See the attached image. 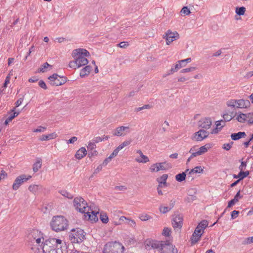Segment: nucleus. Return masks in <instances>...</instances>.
<instances>
[{
	"mask_svg": "<svg viewBox=\"0 0 253 253\" xmlns=\"http://www.w3.org/2000/svg\"><path fill=\"white\" fill-rule=\"evenodd\" d=\"M72 56L74 60L69 62V67L76 69L87 64V57L89 56V53L85 49L77 48L73 50Z\"/></svg>",
	"mask_w": 253,
	"mask_h": 253,
	"instance_id": "obj_1",
	"label": "nucleus"
},
{
	"mask_svg": "<svg viewBox=\"0 0 253 253\" xmlns=\"http://www.w3.org/2000/svg\"><path fill=\"white\" fill-rule=\"evenodd\" d=\"M84 199L82 197H77L74 199V206L76 209L82 213H84V218L87 220H95V211L92 210Z\"/></svg>",
	"mask_w": 253,
	"mask_h": 253,
	"instance_id": "obj_2",
	"label": "nucleus"
},
{
	"mask_svg": "<svg viewBox=\"0 0 253 253\" xmlns=\"http://www.w3.org/2000/svg\"><path fill=\"white\" fill-rule=\"evenodd\" d=\"M149 245L153 249H158L160 253H177V250L169 241L152 240Z\"/></svg>",
	"mask_w": 253,
	"mask_h": 253,
	"instance_id": "obj_3",
	"label": "nucleus"
},
{
	"mask_svg": "<svg viewBox=\"0 0 253 253\" xmlns=\"http://www.w3.org/2000/svg\"><path fill=\"white\" fill-rule=\"evenodd\" d=\"M27 237L29 242L32 244L31 250L35 252V249H37L40 251L39 247L43 243L44 240L42 232L38 230L33 229L29 233Z\"/></svg>",
	"mask_w": 253,
	"mask_h": 253,
	"instance_id": "obj_4",
	"label": "nucleus"
},
{
	"mask_svg": "<svg viewBox=\"0 0 253 253\" xmlns=\"http://www.w3.org/2000/svg\"><path fill=\"white\" fill-rule=\"evenodd\" d=\"M50 225L51 229L56 232L67 230L69 226L67 219L61 215L54 216L51 220Z\"/></svg>",
	"mask_w": 253,
	"mask_h": 253,
	"instance_id": "obj_5",
	"label": "nucleus"
},
{
	"mask_svg": "<svg viewBox=\"0 0 253 253\" xmlns=\"http://www.w3.org/2000/svg\"><path fill=\"white\" fill-rule=\"evenodd\" d=\"M125 248L119 242H109L104 247L103 253H124Z\"/></svg>",
	"mask_w": 253,
	"mask_h": 253,
	"instance_id": "obj_6",
	"label": "nucleus"
},
{
	"mask_svg": "<svg viewBox=\"0 0 253 253\" xmlns=\"http://www.w3.org/2000/svg\"><path fill=\"white\" fill-rule=\"evenodd\" d=\"M60 242V239H57L55 238L48 239L46 240H44L43 243L40 246V251L38 252L35 251V253H40V250L42 251L43 253H54V250H55V246L57 244V242Z\"/></svg>",
	"mask_w": 253,
	"mask_h": 253,
	"instance_id": "obj_7",
	"label": "nucleus"
},
{
	"mask_svg": "<svg viewBox=\"0 0 253 253\" xmlns=\"http://www.w3.org/2000/svg\"><path fill=\"white\" fill-rule=\"evenodd\" d=\"M226 105L228 107L237 109H247L250 107L251 103L247 99H230L226 102Z\"/></svg>",
	"mask_w": 253,
	"mask_h": 253,
	"instance_id": "obj_8",
	"label": "nucleus"
},
{
	"mask_svg": "<svg viewBox=\"0 0 253 253\" xmlns=\"http://www.w3.org/2000/svg\"><path fill=\"white\" fill-rule=\"evenodd\" d=\"M85 234L84 230L81 228L72 229L69 234V239L72 243H80L84 239Z\"/></svg>",
	"mask_w": 253,
	"mask_h": 253,
	"instance_id": "obj_9",
	"label": "nucleus"
},
{
	"mask_svg": "<svg viewBox=\"0 0 253 253\" xmlns=\"http://www.w3.org/2000/svg\"><path fill=\"white\" fill-rule=\"evenodd\" d=\"M131 143V141L130 140H126L122 143L120 145H119L111 154V155L106 158L103 163H102L103 166H106L112 160V159L115 157H116L119 152L123 149L125 147H126L129 145Z\"/></svg>",
	"mask_w": 253,
	"mask_h": 253,
	"instance_id": "obj_10",
	"label": "nucleus"
},
{
	"mask_svg": "<svg viewBox=\"0 0 253 253\" xmlns=\"http://www.w3.org/2000/svg\"><path fill=\"white\" fill-rule=\"evenodd\" d=\"M50 84L53 86H59L64 84L66 82V78L60 77L57 74H54L48 77Z\"/></svg>",
	"mask_w": 253,
	"mask_h": 253,
	"instance_id": "obj_11",
	"label": "nucleus"
},
{
	"mask_svg": "<svg viewBox=\"0 0 253 253\" xmlns=\"http://www.w3.org/2000/svg\"><path fill=\"white\" fill-rule=\"evenodd\" d=\"M210 132L204 129L200 128L198 131L194 132L191 139L196 141H202L209 136Z\"/></svg>",
	"mask_w": 253,
	"mask_h": 253,
	"instance_id": "obj_12",
	"label": "nucleus"
},
{
	"mask_svg": "<svg viewBox=\"0 0 253 253\" xmlns=\"http://www.w3.org/2000/svg\"><path fill=\"white\" fill-rule=\"evenodd\" d=\"M130 128L129 126H119L117 127L112 132L114 136L123 137L130 133Z\"/></svg>",
	"mask_w": 253,
	"mask_h": 253,
	"instance_id": "obj_13",
	"label": "nucleus"
},
{
	"mask_svg": "<svg viewBox=\"0 0 253 253\" xmlns=\"http://www.w3.org/2000/svg\"><path fill=\"white\" fill-rule=\"evenodd\" d=\"M163 38L166 39L167 44L169 45L172 42L179 38V35L176 31L172 32L168 30L163 36Z\"/></svg>",
	"mask_w": 253,
	"mask_h": 253,
	"instance_id": "obj_14",
	"label": "nucleus"
},
{
	"mask_svg": "<svg viewBox=\"0 0 253 253\" xmlns=\"http://www.w3.org/2000/svg\"><path fill=\"white\" fill-rule=\"evenodd\" d=\"M31 178V176L29 175L28 177L25 174H22L16 177L15 179L14 182L12 185V189L14 190H17L18 189L19 187L25 181H27Z\"/></svg>",
	"mask_w": 253,
	"mask_h": 253,
	"instance_id": "obj_15",
	"label": "nucleus"
},
{
	"mask_svg": "<svg viewBox=\"0 0 253 253\" xmlns=\"http://www.w3.org/2000/svg\"><path fill=\"white\" fill-rule=\"evenodd\" d=\"M212 122L211 118L206 117L201 119L198 122V126L201 129L207 130L212 125Z\"/></svg>",
	"mask_w": 253,
	"mask_h": 253,
	"instance_id": "obj_16",
	"label": "nucleus"
},
{
	"mask_svg": "<svg viewBox=\"0 0 253 253\" xmlns=\"http://www.w3.org/2000/svg\"><path fill=\"white\" fill-rule=\"evenodd\" d=\"M183 224V217L180 214L175 215L172 220V225L173 227L180 229Z\"/></svg>",
	"mask_w": 253,
	"mask_h": 253,
	"instance_id": "obj_17",
	"label": "nucleus"
},
{
	"mask_svg": "<svg viewBox=\"0 0 253 253\" xmlns=\"http://www.w3.org/2000/svg\"><path fill=\"white\" fill-rule=\"evenodd\" d=\"M208 225V222L207 220H202L200 223L198 224L196 228L194 230L195 233H197L202 236L204 232L205 229Z\"/></svg>",
	"mask_w": 253,
	"mask_h": 253,
	"instance_id": "obj_18",
	"label": "nucleus"
},
{
	"mask_svg": "<svg viewBox=\"0 0 253 253\" xmlns=\"http://www.w3.org/2000/svg\"><path fill=\"white\" fill-rule=\"evenodd\" d=\"M204 171V168L201 166H197L194 168L189 169V171L187 173V179L188 180L192 181L193 179V177L191 176L192 174L201 173Z\"/></svg>",
	"mask_w": 253,
	"mask_h": 253,
	"instance_id": "obj_19",
	"label": "nucleus"
},
{
	"mask_svg": "<svg viewBox=\"0 0 253 253\" xmlns=\"http://www.w3.org/2000/svg\"><path fill=\"white\" fill-rule=\"evenodd\" d=\"M54 250V253H67V248L64 242L60 240V242H57Z\"/></svg>",
	"mask_w": 253,
	"mask_h": 253,
	"instance_id": "obj_20",
	"label": "nucleus"
},
{
	"mask_svg": "<svg viewBox=\"0 0 253 253\" xmlns=\"http://www.w3.org/2000/svg\"><path fill=\"white\" fill-rule=\"evenodd\" d=\"M95 141L92 140L90 141L87 145V149L88 151V156L91 158L94 156L95 154Z\"/></svg>",
	"mask_w": 253,
	"mask_h": 253,
	"instance_id": "obj_21",
	"label": "nucleus"
},
{
	"mask_svg": "<svg viewBox=\"0 0 253 253\" xmlns=\"http://www.w3.org/2000/svg\"><path fill=\"white\" fill-rule=\"evenodd\" d=\"M225 125L224 122L223 120L217 121L215 122V127L212 129L211 132V134L218 133Z\"/></svg>",
	"mask_w": 253,
	"mask_h": 253,
	"instance_id": "obj_22",
	"label": "nucleus"
},
{
	"mask_svg": "<svg viewBox=\"0 0 253 253\" xmlns=\"http://www.w3.org/2000/svg\"><path fill=\"white\" fill-rule=\"evenodd\" d=\"M253 115L251 113L248 114H244L243 113H240L236 117V120L240 123H245L247 119L249 120L250 117Z\"/></svg>",
	"mask_w": 253,
	"mask_h": 253,
	"instance_id": "obj_23",
	"label": "nucleus"
},
{
	"mask_svg": "<svg viewBox=\"0 0 253 253\" xmlns=\"http://www.w3.org/2000/svg\"><path fill=\"white\" fill-rule=\"evenodd\" d=\"M137 153L139 154L141 158H137L135 159V161H136L138 163H146L148 162H149V159L148 157L145 155H144L142 152L140 150H138L136 151Z\"/></svg>",
	"mask_w": 253,
	"mask_h": 253,
	"instance_id": "obj_24",
	"label": "nucleus"
},
{
	"mask_svg": "<svg viewBox=\"0 0 253 253\" xmlns=\"http://www.w3.org/2000/svg\"><path fill=\"white\" fill-rule=\"evenodd\" d=\"M183 62L181 60L177 61L175 64L172 66L169 72L168 73L167 75H170L173 74L174 73L176 72L178 70L182 68V66L181 65V63Z\"/></svg>",
	"mask_w": 253,
	"mask_h": 253,
	"instance_id": "obj_25",
	"label": "nucleus"
},
{
	"mask_svg": "<svg viewBox=\"0 0 253 253\" xmlns=\"http://www.w3.org/2000/svg\"><path fill=\"white\" fill-rule=\"evenodd\" d=\"M213 146V145L212 143H207L199 148L197 151L199 153L200 156L208 152V150L212 148Z\"/></svg>",
	"mask_w": 253,
	"mask_h": 253,
	"instance_id": "obj_26",
	"label": "nucleus"
},
{
	"mask_svg": "<svg viewBox=\"0 0 253 253\" xmlns=\"http://www.w3.org/2000/svg\"><path fill=\"white\" fill-rule=\"evenodd\" d=\"M87 154V151L84 147L78 150L75 155V157L79 160L84 158Z\"/></svg>",
	"mask_w": 253,
	"mask_h": 253,
	"instance_id": "obj_27",
	"label": "nucleus"
},
{
	"mask_svg": "<svg viewBox=\"0 0 253 253\" xmlns=\"http://www.w3.org/2000/svg\"><path fill=\"white\" fill-rule=\"evenodd\" d=\"M99 214V219L104 224H106L109 221V218L106 213L101 211L99 213V211H96V216Z\"/></svg>",
	"mask_w": 253,
	"mask_h": 253,
	"instance_id": "obj_28",
	"label": "nucleus"
},
{
	"mask_svg": "<svg viewBox=\"0 0 253 253\" xmlns=\"http://www.w3.org/2000/svg\"><path fill=\"white\" fill-rule=\"evenodd\" d=\"M91 70V67L89 65L86 66L84 68L82 69L80 73L81 78H84L88 75Z\"/></svg>",
	"mask_w": 253,
	"mask_h": 253,
	"instance_id": "obj_29",
	"label": "nucleus"
},
{
	"mask_svg": "<svg viewBox=\"0 0 253 253\" xmlns=\"http://www.w3.org/2000/svg\"><path fill=\"white\" fill-rule=\"evenodd\" d=\"M168 174H163L160 177L158 178L157 179V181L159 183V187H162V184L164 185V186H167V179H168Z\"/></svg>",
	"mask_w": 253,
	"mask_h": 253,
	"instance_id": "obj_30",
	"label": "nucleus"
},
{
	"mask_svg": "<svg viewBox=\"0 0 253 253\" xmlns=\"http://www.w3.org/2000/svg\"><path fill=\"white\" fill-rule=\"evenodd\" d=\"M188 171L189 169H187L184 172L181 173L177 174L175 175V179L178 182H182L187 178L186 175H187Z\"/></svg>",
	"mask_w": 253,
	"mask_h": 253,
	"instance_id": "obj_31",
	"label": "nucleus"
},
{
	"mask_svg": "<svg viewBox=\"0 0 253 253\" xmlns=\"http://www.w3.org/2000/svg\"><path fill=\"white\" fill-rule=\"evenodd\" d=\"M250 174L249 171L247 170L246 171H241L240 170V172L238 173V175L234 174L233 175V178H239L238 180H241L243 179L244 178L247 177Z\"/></svg>",
	"mask_w": 253,
	"mask_h": 253,
	"instance_id": "obj_32",
	"label": "nucleus"
},
{
	"mask_svg": "<svg viewBox=\"0 0 253 253\" xmlns=\"http://www.w3.org/2000/svg\"><path fill=\"white\" fill-rule=\"evenodd\" d=\"M245 136H246V133L245 132L241 131L238 133H234L231 135V138L233 140H237Z\"/></svg>",
	"mask_w": 253,
	"mask_h": 253,
	"instance_id": "obj_33",
	"label": "nucleus"
},
{
	"mask_svg": "<svg viewBox=\"0 0 253 253\" xmlns=\"http://www.w3.org/2000/svg\"><path fill=\"white\" fill-rule=\"evenodd\" d=\"M57 136L55 132H53L48 135H42L40 138V141H46L49 139H52L56 138Z\"/></svg>",
	"mask_w": 253,
	"mask_h": 253,
	"instance_id": "obj_34",
	"label": "nucleus"
},
{
	"mask_svg": "<svg viewBox=\"0 0 253 253\" xmlns=\"http://www.w3.org/2000/svg\"><path fill=\"white\" fill-rule=\"evenodd\" d=\"M222 117L225 122H229L234 117V112L225 111L223 113Z\"/></svg>",
	"mask_w": 253,
	"mask_h": 253,
	"instance_id": "obj_35",
	"label": "nucleus"
},
{
	"mask_svg": "<svg viewBox=\"0 0 253 253\" xmlns=\"http://www.w3.org/2000/svg\"><path fill=\"white\" fill-rule=\"evenodd\" d=\"M201 236L195 233L194 232L190 238L191 244L192 245H194L196 244L201 239Z\"/></svg>",
	"mask_w": 253,
	"mask_h": 253,
	"instance_id": "obj_36",
	"label": "nucleus"
},
{
	"mask_svg": "<svg viewBox=\"0 0 253 253\" xmlns=\"http://www.w3.org/2000/svg\"><path fill=\"white\" fill-rule=\"evenodd\" d=\"M42 167V160L41 159H38L36 162L33 164V171L36 172H37Z\"/></svg>",
	"mask_w": 253,
	"mask_h": 253,
	"instance_id": "obj_37",
	"label": "nucleus"
},
{
	"mask_svg": "<svg viewBox=\"0 0 253 253\" xmlns=\"http://www.w3.org/2000/svg\"><path fill=\"white\" fill-rule=\"evenodd\" d=\"M139 218L142 221H146L152 219V217L147 213H143L139 215Z\"/></svg>",
	"mask_w": 253,
	"mask_h": 253,
	"instance_id": "obj_38",
	"label": "nucleus"
},
{
	"mask_svg": "<svg viewBox=\"0 0 253 253\" xmlns=\"http://www.w3.org/2000/svg\"><path fill=\"white\" fill-rule=\"evenodd\" d=\"M246 8L244 6L237 7L236 8L235 12L238 15H244L246 12Z\"/></svg>",
	"mask_w": 253,
	"mask_h": 253,
	"instance_id": "obj_39",
	"label": "nucleus"
},
{
	"mask_svg": "<svg viewBox=\"0 0 253 253\" xmlns=\"http://www.w3.org/2000/svg\"><path fill=\"white\" fill-rule=\"evenodd\" d=\"M126 224L132 228H135L136 227V223L134 220L127 217L126 219Z\"/></svg>",
	"mask_w": 253,
	"mask_h": 253,
	"instance_id": "obj_40",
	"label": "nucleus"
},
{
	"mask_svg": "<svg viewBox=\"0 0 253 253\" xmlns=\"http://www.w3.org/2000/svg\"><path fill=\"white\" fill-rule=\"evenodd\" d=\"M158 168L159 170H164L168 169L167 167L168 164L166 162L157 163Z\"/></svg>",
	"mask_w": 253,
	"mask_h": 253,
	"instance_id": "obj_41",
	"label": "nucleus"
},
{
	"mask_svg": "<svg viewBox=\"0 0 253 253\" xmlns=\"http://www.w3.org/2000/svg\"><path fill=\"white\" fill-rule=\"evenodd\" d=\"M171 234L170 228L166 227H164L162 232V235L165 237H169Z\"/></svg>",
	"mask_w": 253,
	"mask_h": 253,
	"instance_id": "obj_42",
	"label": "nucleus"
},
{
	"mask_svg": "<svg viewBox=\"0 0 253 253\" xmlns=\"http://www.w3.org/2000/svg\"><path fill=\"white\" fill-rule=\"evenodd\" d=\"M180 13L181 15H188L190 13V11L187 6H184L182 8Z\"/></svg>",
	"mask_w": 253,
	"mask_h": 253,
	"instance_id": "obj_43",
	"label": "nucleus"
},
{
	"mask_svg": "<svg viewBox=\"0 0 253 253\" xmlns=\"http://www.w3.org/2000/svg\"><path fill=\"white\" fill-rule=\"evenodd\" d=\"M196 69V67H191L189 68H186L183 69L180 71V72L181 73H188V72H190L193 71L195 70Z\"/></svg>",
	"mask_w": 253,
	"mask_h": 253,
	"instance_id": "obj_44",
	"label": "nucleus"
},
{
	"mask_svg": "<svg viewBox=\"0 0 253 253\" xmlns=\"http://www.w3.org/2000/svg\"><path fill=\"white\" fill-rule=\"evenodd\" d=\"M38 185H31L29 186L28 189L33 193H35L38 190Z\"/></svg>",
	"mask_w": 253,
	"mask_h": 253,
	"instance_id": "obj_45",
	"label": "nucleus"
},
{
	"mask_svg": "<svg viewBox=\"0 0 253 253\" xmlns=\"http://www.w3.org/2000/svg\"><path fill=\"white\" fill-rule=\"evenodd\" d=\"M233 142L231 141L228 143H225L222 145V148L226 151L229 150L232 147Z\"/></svg>",
	"mask_w": 253,
	"mask_h": 253,
	"instance_id": "obj_46",
	"label": "nucleus"
},
{
	"mask_svg": "<svg viewBox=\"0 0 253 253\" xmlns=\"http://www.w3.org/2000/svg\"><path fill=\"white\" fill-rule=\"evenodd\" d=\"M157 168H158V166L157 165V163H155V164L152 165L150 166L149 169L151 172H157V171H159L158 169H157Z\"/></svg>",
	"mask_w": 253,
	"mask_h": 253,
	"instance_id": "obj_47",
	"label": "nucleus"
},
{
	"mask_svg": "<svg viewBox=\"0 0 253 253\" xmlns=\"http://www.w3.org/2000/svg\"><path fill=\"white\" fill-rule=\"evenodd\" d=\"M49 66H50V65L47 62H45L39 69V72L44 73L45 71V69Z\"/></svg>",
	"mask_w": 253,
	"mask_h": 253,
	"instance_id": "obj_48",
	"label": "nucleus"
},
{
	"mask_svg": "<svg viewBox=\"0 0 253 253\" xmlns=\"http://www.w3.org/2000/svg\"><path fill=\"white\" fill-rule=\"evenodd\" d=\"M109 138V136L104 135L102 137H96V143L102 141L107 140Z\"/></svg>",
	"mask_w": 253,
	"mask_h": 253,
	"instance_id": "obj_49",
	"label": "nucleus"
},
{
	"mask_svg": "<svg viewBox=\"0 0 253 253\" xmlns=\"http://www.w3.org/2000/svg\"><path fill=\"white\" fill-rule=\"evenodd\" d=\"M46 129V128L45 127L39 126L37 128L33 130V131L34 132H43L45 131Z\"/></svg>",
	"mask_w": 253,
	"mask_h": 253,
	"instance_id": "obj_50",
	"label": "nucleus"
},
{
	"mask_svg": "<svg viewBox=\"0 0 253 253\" xmlns=\"http://www.w3.org/2000/svg\"><path fill=\"white\" fill-rule=\"evenodd\" d=\"M160 211L163 213H166L170 211V208L168 207L160 206L159 208Z\"/></svg>",
	"mask_w": 253,
	"mask_h": 253,
	"instance_id": "obj_51",
	"label": "nucleus"
},
{
	"mask_svg": "<svg viewBox=\"0 0 253 253\" xmlns=\"http://www.w3.org/2000/svg\"><path fill=\"white\" fill-rule=\"evenodd\" d=\"M60 193L63 196H64L65 197H67V198H68L69 199L72 198V195L70 193H69V192H67L66 191L62 190V191H61Z\"/></svg>",
	"mask_w": 253,
	"mask_h": 253,
	"instance_id": "obj_52",
	"label": "nucleus"
},
{
	"mask_svg": "<svg viewBox=\"0 0 253 253\" xmlns=\"http://www.w3.org/2000/svg\"><path fill=\"white\" fill-rule=\"evenodd\" d=\"M129 45L127 42H122L118 44V46L121 48H126Z\"/></svg>",
	"mask_w": 253,
	"mask_h": 253,
	"instance_id": "obj_53",
	"label": "nucleus"
},
{
	"mask_svg": "<svg viewBox=\"0 0 253 253\" xmlns=\"http://www.w3.org/2000/svg\"><path fill=\"white\" fill-rule=\"evenodd\" d=\"M243 197V196L240 194V190H239L236 195L235 196L233 199L235 200V202L237 203L239 202V200L242 199Z\"/></svg>",
	"mask_w": 253,
	"mask_h": 253,
	"instance_id": "obj_54",
	"label": "nucleus"
},
{
	"mask_svg": "<svg viewBox=\"0 0 253 253\" xmlns=\"http://www.w3.org/2000/svg\"><path fill=\"white\" fill-rule=\"evenodd\" d=\"M127 189V187L125 185H120L115 187V190L117 191H126Z\"/></svg>",
	"mask_w": 253,
	"mask_h": 253,
	"instance_id": "obj_55",
	"label": "nucleus"
},
{
	"mask_svg": "<svg viewBox=\"0 0 253 253\" xmlns=\"http://www.w3.org/2000/svg\"><path fill=\"white\" fill-rule=\"evenodd\" d=\"M247 167V162H242L240 166L239 167V169L241 171H244L246 169Z\"/></svg>",
	"mask_w": 253,
	"mask_h": 253,
	"instance_id": "obj_56",
	"label": "nucleus"
},
{
	"mask_svg": "<svg viewBox=\"0 0 253 253\" xmlns=\"http://www.w3.org/2000/svg\"><path fill=\"white\" fill-rule=\"evenodd\" d=\"M239 211L234 210L231 212V218L232 219L236 218L239 215Z\"/></svg>",
	"mask_w": 253,
	"mask_h": 253,
	"instance_id": "obj_57",
	"label": "nucleus"
},
{
	"mask_svg": "<svg viewBox=\"0 0 253 253\" xmlns=\"http://www.w3.org/2000/svg\"><path fill=\"white\" fill-rule=\"evenodd\" d=\"M195 197L193 195H189L185 199L186 202L189 203L194 200Z\"/></svg>",
	"mask_w": 253,
	"mask_h": 253,
	"instance_id": "obj_58",
	"label": "nucleus"
},
{
	"mask_svg": "<svg viewBox=\"0 0 253 253\" xmlns=\"http://www.w3.org/2000/svg\"><path fill=\"white\" fill-rule=\"evenodd\" d=\"M39 86L43 89H47L46 85L45 82L42 80H40L39 82Z\"/></svg>",
	"mask_w": 253,
	"mask_h": 253,
	"instance_id": "obj_59",
	"label": "nucleus"
},
{
	"mask_svg": "<svg viewBox=\"0 0 253 253\" xmlns=\"http://www.w3.org/2000/svg\"><path fill=\"white\" fill-rule=\"evenodd\" d=\"M78 140V138L76 136H73L70 139L67 140V143H74Z\"/></svg>",
	"mask_w": 253,
	"mask_h": 253,
	"instance_id": "obj_60",
	"label": "nucleus"
},
{
	"mask_svg": "<svg viewBox=\"0 0 253 253\" xmlns=\"http://www.w3.org/2000/svg\"><path fill=\"white\" fill-rule=\"evenodd\" d=\"M10 74H9L6 77V79H5V82H4V83L3 84V87H7V85L9 83V82H10Z\"/></svg>",
	"mask_w": 253,
	"mask_h": 253,
	"instance_id": "obj_61",
	"label": "nucleus"
},
{
	"mask_svg": "<svg viewBox=\"0 0 253 253\" xmlns=\"http://www.w3.org/2000/svg\"><path fill=\"white\" fill-rule=\"evenodd\" d=\"M7 174L4 170H1V172L0 173V181L2 179H4V178H5L7 176Z\"/></svg>",
	"mask_w": 253,
	"mask_h": 253,
	"instance_id": "obj_62",
	"label": "nucleus"
},
{
	"mask_svg": "<svg viewBox=\"0 0 253 253\" xmlns=\"http://www.w3.org/2000/svg\"><path fill=\"white\" fill-rule=\"evenodd\" d=\"M23 98H20L19 99L17 100V101L15 102V107L14 108H16L19 107L23 101Z\"/></svg>",
	"mask_w": 253,
	"mask_h": 253,
	"instance_id": "obj_63",
	"label": "nucleus"
},
{
	"mask_svg": "<svg viewBox=\"0 0 253 253\" xmlns=\"http://www.w3.org/2000/svg\"><path fill=\"white\" fill-rule=\"evenodd\" d=\"M188 79L184 77L181 76V77H179L177 79V81H178V82L184 83L185 81H186Z\"/></svg>",
	"mask_w": 253,
	"mask_h": 253,
	"instance_id": "obj_64",
	"label": "nucleus"
}]
</instances>
